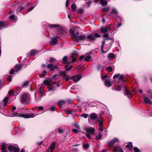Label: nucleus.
I'll return each mask as SVG.
<instances>
[{"mask_svg": "<svg viewBox=\"0 0 152 152\" xmlns=\"http://www.w3.org/2000/svg\"><path fill=\"white\" fill-rule=\"evenodd\" d=\"M69 31L71 34V37L74 39V41L77 43L80 41H84L85 40L86 37L85 35H81L78 37L77 35L79 34V32L73 31V29H69Z\"/></svg>", "mask_w": 152, "mask_h": 152, "instance_id": "1", "label": "nucleus"}, {"mask_svg": "<svg viewBox=\"0 0 152 152\" xmlns=\"http://www.w3.org/2000/svg\"><path fill=\"white\" fill-rule=\"evenodd\" d=\"M30 97L28 94L25 93L23 94L21 96L20 101L22 103H24L27 101L30 100Z\"/></svg>", "mask_w": 152, "mask_h": 152, "instance_id": "2", "label": "nucleus"}, {"mask_svg": "<svg viewBox=\"0 0 152 152\" xmlns=\"http://www.w3.org/2000/svg\"><path fill=\"white\" fill-rule=\"evenodd\" d=\"M101 36L97 33H95L94 34H92L88 35L87 38L90 41H95L96 40V38L100 37Z\"/></svg>", "mask_w": 152, "mask_h": 152, "instance_id": "3", "label": "nucleus"}, {"mask_svg": "<svg viewBox=\"0 0 152 152\" xmlns=\"http://www.w3.org/2000/svg\"><path fill=\"white\" fill-rule=\"evenodd\" d=\"M19 116L20 117H21L26 118H28L34 117L35 116V114L34 113H26L25 114H20Z\"/></svg>", "mask_w": 152, "mask_h": 152, "instance_id": "4", "label": "nucleus"}, {"mask_svg": "<svg viewBox=\"0 0 152 152\" xmlns=\"http://www.w3.org/2000/svg\"><path fill=\"white\" fill-rule=\"evenodd\" d=\"M118 12L116 9L113 8L112 9V11L110 13V16L113 18H116L118 17L117 15Z\"/></svg>", "mask_w": 152, "mask_h": 152, "instance_id": "5", "label": "nucleus"}, {"mask_svg": "<svg viewBox=\"0 0 152 152\" xmlns=\"http://www.w3.org/2000/svg\"><path fill=\"white\" fill-rule=\"evenodd\" d=\"M112 151L113 152H124L122 148L118 145L114 146Z\"/></svg>", "mask_w": 152, "mask_h": 152, "instance_id": "6", "label": "nucleus"}, {"mask_svg": "<svg viewBox=\"0 0 152 152\" xmlns=\"http://www.w3.org/2000/svg\"><path fill=\"white\" fill-rule=\"evenodd\" d=\"M8 149L10 152H18L19 150L18 148L15 147L12 145L9 146Z\"/></svg>", "mask_w": 152, "mask_h": 152, "instance_id": "7", "label": "nucleus"}, {"mask_svg": "<svg viewBox=\"0 0 152 152\" xmlns=\"http://www.w3.org/2000/svg\"><path fill=\"white\" fill-rule=\"evenodd\" d=\"M47 67L48 69H50V71H53L56 69H58V67L56 66H54L52 63H50L47 65Z\"/></svg>", "mask_w": 152, "mask_h": 152, "instance_id": "8", "label": "nucleus"}, {"mask_svg": "<svg viewBox=\"0 0 152 152\" xmlns=\"http://www.w3.org/2000/svg\"><path fill=\"white\" fill-rule=\"evenodd\" d=\"M46 26L47 27H45V28L48 27L49 28H54L56 27H58V28H62L61 26L58 24H52L49 23H47Z\"/></svg>", "mask_w": 152, "mask_h": 152, "instance_id": "9", "label": "nucleus"}, {"mask_svg": "<svg viewBox=\"0 0 152 152\" xmlns=\"http://www.w3.org/2000/svg\"><path fill=\"white\" fill-rule=\"evenodd\" d=\"M81 78V76L80 75L73 76L71 77V79L73 80L75 82H78Z\"/></svg>", "mask_w": 152, "mask_h": 152, "instance_id": "10", "label": "nucleus"}, {"mask_svg": "<svg viewBox=\"0 0 152 152\" xmlns=\"http://www.w3.org/2000/svg\"><path fill=\"white\" fill-rule=\"evenodd\" d=\"M9 24L7 22L0 21V28H7Z\"/></svg>", "mask_w": 152, "mask_h": 152, "instance_id": "11", "label": "nucleus"}, {"mask_svg": "<svg viewBox=\"0 0 152 152\" xmlns=\"http://www.w3.org/2000/svg\"><path fill=\"white\" fill-rule=\"evenodd\" d=\"M117 142H119V140L116 138H114L112 140L109 141L108 143L110 147H111L115 143Z\"/></svg>", "mask_w": 152, "mask_h": 152, "instance_id": "12", "label": "nucleus"}, {"mask_svg": "<svg viewBox=\"0 0 152 152\" xmlns=\"http://www.w3.org/2000/svg\"><path fill=\"white\" fill-rule=\"evenodd\" d=\"M22 67V66L21 64H16L14 67L15 71L17 72L20 71Z\"/></svg>", "mask_w": 152, "mask_h": 152, "instance_id": "13", "label": "nucleus"}, {"mask_svg": "<svg viewBox=\"0 0 152 152\" xmlns=\"http://www.w3.org/2000/svg\"><path fill=\"white\" fill-rule=\"evenodd\" d=\"M90 118L92 120L97 119L98 118L97 114L95 113H92L90 114Z\"/></svg>", "mask_w": 152, "mask_h": 152, "instance_id": "14", "label": "nucleus"}, {"mask_svg": "<svg viewBox=\"0 0 152 152\" xmlns=\"http://www.w3.org/2000/svg\"><path fill=\"white\" fill-rule=\"evenodd\" d=\"M86 131L87 133L93 134L94 132L95 129L93 128H87L86 129Z\"/></svg>", "mask_w": 152, "mask_h": 152, "instance_id": "15", "label": "nucleus"}, {"mask_svg": "<svg viewBox=\"0 0 152 152\" xmlns=\"http://www.w3.org/2000/svg\"><path fill=\"white\" fill-rule=\"evenodd\" d=\"M117 82L118 83H124V77L123 75H121L117 79Z\"/></svg>", "mask_w": 152, "mask_h": 152, "instance_id": "16", "label": "nucleus"}, {"mask_svg": "<svg viewBox=\"0 0 152 152\" xmlns=\"http://www.w3.org/2000/svg\"><path fill=\"white\" fill-rule=\"evenodd\" d=\"M110 80L109 79H106L105 80L104 84L107 87H110L112 85L110 82Z\"/></svg>", "mask_w": 152, "mask_h": 152, "instance_id": "17", "label": "nucleus"}, {"mask_svg": "<svg viewBox=\"0 0 152 152\" xmlns=\"http://www.w3.org/2000/svg\"><path fill=\"white\" fill-rule=\"evenodd\" d=\"M143 98L144 102L146 104H152V102L151 101L150 99L148 97H144Z\"/></svg>", "mask_w": 152, "mask_h": 152, "instance_id": "18", "label": "nucleus"}, {"mask_svg": "<svg viewBox=\"0 0 152 152\" xmlns=\"http://www.w3.org/2000/svg\"><path fill=\"white\" fill-rule=\"evenodd\" d=\"M56 144V142H53L50 145L48 149H49V150L50 149H51V150H54L55 148Z\"/></svg>", "mask_w": 152, "mask_h": 152, "instance_id": "19", "label": "nucleus"}, {"mask_svg": "<svg viewBox=\"0 0 152 152\" xmlns=\"http://www.w3.org/2000/svg\"><path fill=\"white\" fill-rule=\"evenodd\" d=\"M1 152H7V145L5 144H3L1 147Z\"/></svg>", "mask_w": 152, "mask_h": 152, "instance_id": "20", "label": "nucleus"}, {"mask_svg": "<svg viewBox=\"0 0 152 152\" xmlns=\"http://www.w3.org/2000/svg\"><path fill=\"white\" fill-rule=\"evenodd\" d=\"M126 147L127 148H128L130 151H132V150L133 146L132 142H129Z\"/></svg>", "mask_w": 152, "mask_h": 152, "instance_id": "21", "label": "nucleus"}, {"mask_svg": "<svg viewBox=\"0 0 152 152\" xmlns=\"http://www.w3.org/2000/svg\"><path fill=\"white\" fill-rule=\"evenodd\" d=\"M105 41H102V45H101V52L103 54L105 53H106V52L104 51L103 50L104 46L105 44Z\"/></svg>", "mask_w": 152, "mask_h": 152, "instance_id": "22", "label": "nucleus"}, {"mask_svg": "<svg viewBox=\"0 0 152 152\" xmlns=\"http://www.w3.org/2000/svg\"><path fill=\"white\" fill-rule=\"evenodd\" d=\"M9 98L8 97H6L4 98L3 100L4 104V106H5L7 104Z\"/></svg>", "mask_w": 152, "mask_h": 152, "instance_id": "23", "label": "nucleus"}, {"mask_svg": "<svg viewBox=\"0 0 152 152\" xmlns=\"http://www.w3.org/2000/svg\"><path fill=\"white\" fill-rule=\"evenodd\" d=\"M110 10V7H107L106 8H103L102 9V11L106 13H107L109 12Z\"/></svg>", "mask_w": 152, "mask_h": 152, "instance_id": "24", "label": "nucleus"}, {"mask_svg": "<svg viewBox=\"0 0 152 152\" xmlns=\"http://www.w3.org/2000/svg\"><path fill=\"white\" fill-rule=\"evenodd\" d=\"M65 104V102L64 100H61L58 102V104L60 107H61L62 106L64 105Z\"/></svg>", "mask_w": 152, "mask_h": 152, "instance_id": "25", "label": "nucleus"}, {"mask_svg": "<svg viewBox=\"0 0 152 152\" xmlns=\"http://www.w3.org/2000/svg\"><path fill=\"white\" fill-rule=\"evenodd\" d=\"M100 4L102 6H104L107 4V1H104L103 0H99Z\"/></svg>", "mask_w": 152, "mask_h": 152, "instance_id": "26", "label": "nucleus"}, {"mask_svg": "<svg viewBox=\"0 0 152 152\" xmlns=\"http://www.w3.org/2000/svg\"><path fill=\"white\" fill-rule=\"evenodd\" d=\"M50 43L52 45H56L57 44V39L56 38H54L50 42Z\"/></svg>", "mask_w": 152, "mask_h": 152, "instance_id": "27", "label": "nucleus"}, {"mask_svg": "<svg viewBox=\"0 0 152 152\" xmlns=\"http://www.w3.org/2000/svg\"><path fill=\"white\" fill-rule=\"evenodd\" d=\"M29 81L28 80H26L25 81L23 84L22 87L23 88L25 87L29 84Z\"/></svg>", "mask_w": 152, "mask_h": 152, "instance_id": "28", "label": "nucleus"}, {"mask_svg": "<svg viewBox=\"0 0 152 152\" xmlns=\"http://www.w3.org/2000/svg\"><path fill=\"white\" fill-rule=\"evenodd\" d=\"M77 13L78 14H82L84 12V10L82 8H78L77 10Z\"/></svg>", "mask_w": 152, "mask_h": 152, "instance_id": "29", "label": "nucleus"}, {"mask_svg": "<svg viewBox=\"0 0 152 152\" xmlns=\"http://www.w3.org/2000/svg\"><path fill=\"white\" fill-rule=\"evenodd\" d=\"M37 52V51L36 50H32L30 51L29 55L30 56H33Z\"/></svg>", "mask_w": 152, "mask_h": 152, "instance_id": "30", "label": "nucleus"}, {"mask_svg": "<svg viewBox=\"0 0 152 152\" xmlns=\"http://www.w3.org/2000/svg\"><path fill=\"white\" fill-rule=\"evenodd\" d=\"M107 57L110 59H113L115 57V55L113 53H110L108 54Z\"/></svg>", "mask_w": 152, "mask_h": 152, "instance_id": "31", "label": "nucleus"}, {"mask_svg": "<svg viewBox=\"0 0 152 152\" xmlns=\"http://www.w3.org/2000/svg\"><path fill=\"white\" fill-rule=\"evenodd\" d=\"M59 75L60 76L63 77H65L66 76V72H61Z\"/></svg>", "mask_w": 152, "mask_h": 152, "instance_id": "32", "label": "nucleus"}, {"mask_svg": "<svg viewBox=\"0 0 152 152\" xmlns=\"http://www.w3.org/2000/svg\"><path fill=\"white\" fill-rule=\"evenodd\" d=\"M25 7L21 5L18 8V10L19 11H22L25 9Z\"/></svg>", "mask_w": 152, "mask_h": 152, "instance_id": "33", "label": "nucleus"}, {"mask_svg": "<svg viewBox=\"0 0 152 152\" xmlns=\"http://www.w3.org/2000/svg\"><path fill=\"white\" fill-rule=\"evenodd\" d=\"M47 73V72L46 70H44L42 73V75L39 74L40 77H45L46 75V74Z\"/></svg>", "mask_w": 152, "mask_h": 152, "instance_id": "34", "label": "nucleus"}, {"mask_svg": "<svg viewBox=\"0 0 152 152\" xmlns=\"http://www.w3.org/2000/svg\"><path fill=\"white\" fill-rule=\"evenodd\" d=\"M121 86L117 85L116 86L115 90L118 91H120L121 90Z\"/></svg>", "mask_w": 152, "mask_h": 152, "instance_id": "35", "label": "nucleus"}, {"mask_svg": "<svg viewBox=\"0 0 152 152\" xmlns=\"http://www.w3.org/2000/svg\"><path fill=\"white\" fill-rule=\"evenodd\" d=\"M20 114L17 112H14L12 114V117H20Z\"/></svg>", "mask_w": 152, "mask_h": 152, "instance_id": "36", "label": "nucleus"}, {"mask_svg": "<svg viewBox=\"0 0 152 152\" xmlns=\"http://www.w3.org/2000/svg\"><path fill=\"white\" fill-rule=\"evenodd\" d=\"M67 60V57L66 56H64L63 58V64H65L66 63V62Z\"/></svg>", "mask_w": 152, "mask_h": 152, "instance_id": "37", "label": "nucleus"}, {"mask_svg": "<svg viewBox=\"0 0 152 152\" xmlns=\"http://www.w3.org/2000/svg\"><path fill=\"white\" fill-rule=\"evenodd\" d=\"M57 131L58 133H62L64 132V130L62 129L59 128L57 129Z\"/></svg>", "mask_w": 152, "mask_h": 152, "instance_id": "38", "label": "nucleus"}, {"mask_svg": "<svg viewBox=\"0 0 152 152\" xmlns=\"http://www.w3.org/2000/svg\"><path fill=\"white\" fill-rule=\"evenodd\" d=\"M71 8L73 11H75L76 9V5L75 4H73L71 6Z\"/></svg>", "mask_w": 152, "mask_h": 152, "instance_id": "39", "label": "nucleus"}, {"mask_svg": "<svg viewBox=\"0 0 152 152\" xmlns=\"http://www.w3.org/2000/svg\"><path fill=\"white\" fill-rule=\"evenodd\" d=\"M83 147L84 149H88L89 147V145L88 144H84L83 145Z\"/></svg>", "mask_w": 152, "mask_h": 152, "instance_id": "40", "label": "nucleus"}, {"mask_svg": "<svg viewBox=\"0 0 152 152\" xmlns=\"http://www.w3.org/2000/svg\"><path fill=\"white\" fill-rule=\"evenodd\" d=\"M15 15H13L10 16L9 18L10 20H12L13 21H14L15 20Z\"/></svg>", "mask_w": 152, "mask_h": 152, "instance_id": "41", "label": "nucleus"}, {"mask_svg": "<svg viewBox=\"0 0 152 152\" xmlns=\"http://www.w3.org/2000/svg\"><path fill=\"white\" fill-rule=\"evenodd\" d=\"M102 134H101L100 133H99L98 136H96V140H99L102 137Z\"/></svg>", "mask_w": 152, "mask_h": 152, "instance_id": "42", "label": "nucleus"}, {"mask_svg": "<svg viewBox=\"0 0 152 152\" xmlns=\"http://www.w3.org/2000/svg\"><path fill=\"white\" fill-rule=\"evenodd\" d=\"M91 58V57L90 56H86L84 59L85 61H89Z\"/></svg>", "mask_w": 152, "mask_h": 152, "instance_id": "43", "label": "nucleus"}, {"mask_svg": "<svg viewBox=\"0 0 152 152\" xmlns=\"http://www.w3.org/2000/svg\"><path fill=\"white\" fill-rule=\"evenodd\" d=\"M72 111L71 110H66L65 111V113L67 114H71L72 113Z\"/></svg>", "mask_w": 152, "mask_h": 152, "instance_id": "44", "label": "nucleus"}, {"mask_svg": "<svg viewBox=\"0 0 152 152\" xmlns=\"http://www.w3.org/2000/svg\"><path fill=\"white\" fill-rule=\"evenodd\" d=\"M56 61V59L53 57H51L50 58L49 61L50 63H52L54 61Z\"/></svg>", "mask_w": 152, "mask_h": 152, "instance_id": "45", "label": "nucleus"}, {"mask_svg": "<svg viewBox=\"0 0 152 152\" xmlns=\"http://www.w3.org/2000/svg\"><path fill=\"white\" fill-rule=\"evenodd\" d=\"M8 94L10 95H14L15 93L14 90H10L8 92Z\"/></svg>", "mask_w": 152, "mask_h": 152, "instance_id": "46", "label": "nucleus"}, {"mask_svg": "<svg viewBox=\"0 0 152 152\" xmlns=\"http://www.w3.org/2000/svg\"><path fill=\"white\" fill-rule=\"evenodd\" d=\"M86 137H87L89 139L91 140L92 138L90 135V134L89 133H87L86 135Z\"/></svg>", "mask_w": 152, "mask_h": 152, "instance_id": "47", "label": "nucleus"}, {"mask_svg": "<svg viewBox=\"0 0 152 152\" xmlns=\"http://www.w3.org/2000/svg\"><path fill=\"white\" fill-rule=\"evenodd\" d=\"M126 93V95H128L129 96H131V92L129 91L128 90H127L126 88L125 90Z\"/></svg>", "mask_w": 152, "mask_h": 152, "instance_id": "48", "label": "nucleus"}, {"mask_svg": "<svg viewBox=\"0 0 152 152\" xmlns=\"http://www.w3.org/2000/svg\"><path fill=\"white\" fill-rule=\"evenodd\" d=\"M58 76V75L57 74H56L53 75L52 77V78L54 80H56L57 79L56 78Z\"/></svg>", "mask_w": 152, "mask_h": 152, "instance_id": "49", "label": "nucleus"}, {"mask_svg": "<svg viewBox=\"0 0 152 152\" xmlns=\"http://www.w3.org/2000/svg\"><path fill=\"white\" fill-rule=\"evenodd\" d=\"M43 83L45 85H47L48 86L50 85V83L47 80H45L44 81Z\"/></svg>", "mask_w": 152, "mask_h": 152, "instance_id": "50", "label": "nucleus"}, {"mask_svg": "<svg viewBox=\"0 0 152 152\" xmlns=\"http://www.w3.org/2000/svg\"><path fill=\"white\" fill-rule=\"evenodd\" d=\"M48 89L49 90H53L54 88L53 86L51 85L50 84V85L48 86Z\"/></svg>", "mask_w": 152, "mask_h": 152, "instance_id": "51", "label": "nucleus"}, {"mask_svg": "<svg viewBox=\"0 0 152 152\" xmlns=\"http://www.w3.org/2000/svg\"><path fill=\"white\" fill-rule=\"evenodd\" d=\"M98 122H99L98 125L99 126H102V125L103 124V120H99Z\"/></svg>", "mask_w": 152, "mask_h": 152, "instance_id": "52", "label": "nucleus"}, {"mask_svg": "<svg viewBox=\"0 0 152 152\" xmlns=\"http://www.w3.org/2000/svg\"><path fill=\"white\" fill-rule=\"evenodd\" d=\"M107 29H101L100 31L103 33H105L107 31Z\"/></svg>", "mask_w": 152, "mask_h": 152, "instance_id": "53", "label": "nucleus"}, {"mask_svg": "<svg viewBox=\"0 0 152 152\" xmlns=\"http://www.w3.org/2000/svg\"><path fill=\"white\" fill-rule=\"evenodd\" d=\"M107 70L109 72H111L112 71V69L111 67L109 66V67H107L106 68Z\"/></svg>", "mask_w": 152, "mask_h": 152, "instance_id": "54", "label": "nucleus"}, {"mask_svg": "<svg viewBox=\"0 0 152 152\" xmlns=\"http://www.w3.org/2000/svg\"><path fill=\"white\" fill-rule=\"evenodd\" d=\"M88 115L87 114L84 113L82 115H81L82 117H83L85 118H86L88 117Z\"/></svg>", "mask_w": 152, "mask_h": 152, "instance_id": "55", "label": "nucleus"}, {"mask_svg": "<svg viewBox=\"0 0 152 152\" xmlns=\"http://www.w3.org/2000/svg\"><path fill=\"white\" fill-rule=\"evenodd\" d=\"M119 74H116L114 75L113 77V79H115V78H118L119 77Z\"/></svg>", "mask_w": 152, "mask_h": 152, "instance_id": "56", "label": "nucleus"}, {"mask_svg": "<svg viewBox=\"0 0 152 152\" xmlns=\"http://www.w3.org/2000/svg\"><path fill=\"white\" fill-rule=\"evenodd\" d=\"M39 98L38 100H39L41 99V98L43 96V92H39Z\"/></svg>", "mask_w": 152, "mask_h": 152, "instance_id": "57", "label": "nucleus"}, {"mask_svg": "<svg viewBox=\"0 0 152 152\" xmlns=\"http://www.w3.org/2000/svg\"><path fill=\"white\" fill-rule=\"evenodd\" d=\"M12 76H9L7 78V80L9 82H11L12 81Z\"/></svg>", "mask_w": 152, "mask_h": 152, "instance_id": "58", "label": "nucleus"}, {"mask_svg": "<svg viewBox=\"0 0 152 152\" xmlns=\"http://www.w3.org/2000/svg\"><path fill=\"white\" fill-rule=\"evenodd\" d=\"M35 6L34 5L32 7H31L28 8V12H30V11H31L34 8Z\"/></svg>", "mask_w": 152, "mask_h": 152, "instance_id": "59", "label": "nucleus"}, {"mask_svg": "<svg viewBox=\"0 0 152 152\" xmlns=\"http://www.w3.org/2000/svg\"><path fill=\"white\" fill-rule=\"evenodd\" d=\"M134 150L135 152H140L139 149L137 147H134Z\"/></svg>", "mask_w": 152, "mask_h": 152, "instance_id": "60", "label": "nucleus"}, {"mask_svg": "<svg viewBox=\"0 0 152 152\" xmlns=\"http://www.w3.org/2000/svg\"><path fill=\"white\" fill-rule=\"evenodd\" d=\"M73 66L72 65H71L70 66L69 68H66V71H69V70L70 69H72V68H73Z\"/></svg>", "mask_w": 152, "mask_h": 152, "instance_id": "61", "label": "nucleus"}, {"mask_svg": "<svg viewBox=\"0 0 152 152\" xmlns=\"http://www.w3.org/2000/svg\"><path fill=\"white\" fill-rule=\"evenodd\" d=\"M14 72L15 70L14 69H12L10 72V75H12Z\"/></svg>", "mask_w": 152, "mask_h": 152, "instance_id": "62", "label": "nucleus"}, {"mask_svg": "<svg viewBox=\"0 0 152 152\" xmlns=\"http://www.w3.org/2000/svg\"><path fill=\"white\" fill-rule=\"evenodd\" d=\"M108 75H106L103 76H102L101 77V79L102 80H104L107 77Z\"/></svg>", "mask_w": 152, "mask_h": 152, "instance_id": "63", "label": "nucleus"}, {"mask_svg": "<svg viewBox=\"0 0 152 152\" xmlns=\"http://www.w3.org/2000/svg\"><path fill=\"white\" fill-rule=\"evenodd\" d=\"M43 88L42 87H40L39 92H43Z\"/></svg>", "mask_w": 152, "mask_h": 152, "instance_id": "64", "label": "nucleus"}]
</instances>
